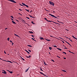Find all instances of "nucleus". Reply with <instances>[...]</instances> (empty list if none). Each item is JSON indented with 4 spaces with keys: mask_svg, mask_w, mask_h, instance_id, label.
I'll list each match as a JSON object with an SVG mask.
<instances>
[{
    "mask_svg": "<svg viewBox=\"0 0 77 77\" xmlns=\"http://www.w3.org/2000/svg\"><path fill=\"white\" fill-rule=\"evenodd\" d=\"M11 20H14V19H12V18H11Z\"/></svg>",
    "mask_w": 77,
    "mask_h": 77,
    "instance_id": "nucleus-58",
    "label": "nucleus"
},
{
    "mask_svg": "<svg viewBox=\"0 0 77 77\" xmlns=\"http://www.w3.org/2000/svg\"><path fill=\"white\" fill-rule=\"evenodd\" d=\"M47 21H48V22H53V21H50V20H47Z\"/></svg>",
    "mask_w": 77,
    "mask_h": 77,
    "instance_id": "nucleus-17",
    "label": "nucleus"
},
{
    "mask_svg": "<svg viewBox=\"0 0 77 77\" xmlns=\"http://www.w3.org/2000/svg\"><path fill=\"white\" fill-rule=\"evenodd\" d=\"M8 71H9V72H10V73H11V74H12V73H13V72H12V71H9V70H8Z\"/></svg>",
    "mask_w": 77,
    "mask_h": 77,
    "instance_id": "nucleus-8",
    "label": "nucleus"
},
{
    "mask_svg": "<svg viewBox=\"0 0 77 77\" xmlns=\"http://www.w3.org/2000/svg\"><path fill=\"white\" fill-rule=\"evenodd\" d=\"M69 45L70 46V47H71V44H70L69 43Z\"/></svg>",
    "mask_w": 77,
    "mask_h": 77,
    "instance_id": "nucleus-48",
    "label": "nucleus"
},
{
    "mask_svg": "<svg viewBox=\"0 0 77 77\" xmlns=\"http://www.w3.org/2000/svg\"><path fill=\"white\" fill-rule=\"evenodd\" d=\"M29 68L30 67H29V68L27 69V70L26 69V70L25 71V72H27V71H28V70L29 69Z\"/></svg>",
    "mask_w": 77,
    "mask_h": 77,
    "instance_id": "nucleus-7",
    "label": "nucleus"
},
{
    "mask_svg": "<svg viewBox=\"0 0 77 77\" xmlns=\"http://www.w3.org/2000/svg\"><path fill=\"white\" fill-rule=\"evenodd\" d=\"M20 5H21V6H24V5H23L21 4Z\"/></svg>",
    "mask_w": 77,
    "mask_h": 77,
    "instance_id": "nucleus-51",
    "label": "nucleus"
},
{
    "mask_svg": "<svg viewBox=\"0 0 77 77\" xmlns=\"http://www.w3.org/2000/svg\"><path fill=\"white\" fill-rule=\"evenodd\" d=\"M31 23H32V24H35V23H33V21L31 22Z\"/></svg>",
    "mask_w": 77,
    "mask_h": 77,
    "instance_id": "nucleus-33",
    "label": "nucleus"
},
{
    "mask_svg": "<svg viewBox=\"0 0 77 77\" xmlns=\"http://www.w3.org/2000/svg\"><path fill=\"white\" fill-rule=\"evenodd\" d=\"M40 68L41 69L40 71H43V70H42V68L41 67H40Z\"/></svg>",
    "mask_w": 77,
    "mask_h": 77,
    "instance_id": "nucleus-22",
    "label": "nucleus"
},
{
    "mask_svg": "<svg viewBox=\"0 0 77 77\" xmlns=\"http://www.w3.org/2000/svg\"><path fill=\"white\" fill-rule=\"evenodd\" d=\"M49 48L50 50H51V49H52V48L51 47H49Z\"/></svg>",
    "mask_w": 77,
    "mask_h": 77,
    "instance_id": "nucleus-10",
    "label": "nucleus"
},
{
    "mask_svg": "<svg viewBox=\"0 0 77 77\" xmlns=\"http://www.w3.org/2000/svg\"><path fill=\"white\" fill-rule=\"evenodd\" d=\"M69 52L70 53H73V54H74V53L73 52H71V51H69Z\"/></svg>",
    "mask_w": 77,
    "mask_h": 77,
    "instance_id": "nucleus-30",
    "label": "nucleus"
},
{
    "mask_svg": "<svg viewBox=\"0 0 77 77\" xmlns=\"http://www.w3.org/2000/svg\"><path fill=\"white\" fill-rule=\"evenodd\" d=\"M49 3L51 5H52V6H54V4L51 1H49Z\"/></svg>",
    "mask_w": 77,
    "mask_h": 77,
    "instance_id": "nucleus-2",
    "label": "nucleus"
},
{
    "mask_svg": "<svg viewBox=\"0 0 77 77\" xmlns=\"http://www.w3.org/2000/svg\"><path fill=\"white\" fill-rule=\"evenodd\" d=\"M10 42H12V41L11 40H10Z\"/></svg>",
    "mask_w": 77,
    "mask_h": 77,
    "instance_id": "nucleus-57",
    "label": "nucleus"
},
{
    "mask_svg": "<svg viewBox=\"0 0 77 77\" xmlns=\"http://www.w3.org/2000/svg\"><path fill=\"white\" fill-rule=\"evenodd\" d=\"M72 37H73V38H75V37H74V36L73 35L72 36Z\"/></svg>",
    "mask_w": 77,
    "mask_h": 77,
    "instance_id": "nucleus-44",
    "label": "nucleus"
},
{
    "mask_svg": "<svg viewBox=\"0 0 77 77\" xmlns=\"http://www.w3.org/2000/svg\"><path fill=\"white\" fill-rule=\"evenodd\" d=\"M40 39H41V40H42V39H43V40H44V39L43 38L41 37H40Z\"/></svg>",
    "mask_w": 77,
    "mask_h": 77,
    "instance_id": "nucleus-6",
    "label": "nucleus"
},
{
    "mask_svg": "<svg viewBox=\"0 0 77 77\" xmlns=\"http://www.w3.org/2000/svg\"><path fill=\"white\" fill-rule=\"evenodd\" d=\"M14 35L15 36H17V37H19V36L17 35V34H14Z\"/></svg>",
    "mask_w": 77,
    "mask_h": 77,
    "instance_id": "nucleus-14",
    "label": "nucleus"
},
{
    "mask_svg": "<svg viewBox=\"0 0 77 77\" xmlns=\"http://www.w3.org/2000/svg\"><path fill=\"white\" fill-rule=\"evenodd\" d=\"M70 41H71V42H72V40H71L69 39Z\"/></svg>",
    "mask_w": 77,
    "mask_h": 77,
    "instance_id": "nucleus-53",
    "label": "nucleus"
},
{
    "mask_svg": "<svg viewBox=\"0 0 77 77\" xmlns=\"http://www.w3.org/2000/svg\"><path fill=\"white\" fill-rule=\"evenodd\" d=\"M12 23H13L14 24H16V23H15V22L14 21H12Z\"/></svg>",
    "mask_w": 77,
    "mask_h": 77,
    "instance_id": "nucleus-18",
    "label": "nucleus"
},
{
    "mask_svg": "<svg viewBox=\"0 0 77 77\" xmlns=\"http://www.w3.org/2000/svg\"><path fill=\"white\" fill-rule=\"evenodd\" d=\"M26 18H27V19H29V20H30V18H29V17H26Z\"/></svg>",
    "mask_w": 77,
    "mask_h": 77,
    "instance_id": "nucleus-41",
    "label": "nucleus"
},
{
    "mask_svg": "<svg viewBox=\"0 0 77 77\" xmlns=\"http://www.w3.org/2000/svg\"><path fill=\"white\" fill-rule=\"evenodd\" d=\"M29 16L30 17H31V18H35L34 17H32V16L30 15H29Z\"/></svg>",
    "mask_w": 77,
    "mask_h": 77,
    "instance_id": "nucleus-19",
    "label": "nucleus"
},
{
    "mask_svg": "<svg viewBox=\"0 0 77 77\" xmlns=\"http://www.w3.org/2000/svg\"><path fill=\"white\" fill-rule=\"evenodd\" d=\"M31 36H32V38H34V37H35V36H33V35H31Z\"/></svg>",
    "mask_w": 77,
    "mask_h": 77,
    "instance_id": "nucleus-36",
    "label": "nucleus"
},
{
    "mask_svg": "<svg viewBox=\"0 0 77 77\" xmlns=\"http://www.w3.org/2000/svg\"><path fill=\"white\" fill-rule=\"evenodd\" d=\"M66 37V38H69L68 37Z\"/></svg>",
    "mask_w": 77,
    "mask_h": 77,
    "instance_id": "nucleus-60",
    "label": "nucleus"
},
{
    "mask_svg": "<svg viewBox=\"0 0 77 77\" xmlns=\"http://www.w3.org/2000/svg\"><path fill=\"white\" fill-rule=\"evenodd\" d=\"M32 39V40H33L34 41H36V40H35L34 39H35V38H31Z\"/></svg>",
    "mask_w": 77,
    "mask_h": 77,
    "instance_id": "nucleus-21",
    "label": "nucleus"
},
{
    "mask_svg": "<svg viewBox=\"0 0 77 77\" xmlns=\"http://www.w3.org/2000/svg\"><path fill=\"white\" fill-rule=\"evenodd\" d=\"M21 59H22L23 60H24V59L23 58L21 57Z\"/></svg>",
    "mask_w": 77,
    "mask_h": 77,
    "instance_id": "nucleus-39",
    "label": "nucleus"
},
{
    "mask_svg": "<svg viewBox=\"0 0 77 77\" xmlns=\"http://www.w3.org/2000/svg\"><path fill=\"white\" fill-rule=\"evenodd\" d=\"M72 37H73V38H75V37H74V36L73 35L72 36Z\"/></svg>",
    "mask_w": 77,
    "mask_h": 77,
    "instance_id": "nucleus-43",
    "label": "nucleus"
},
{
    "mask_svg": "<svg viewBox=\"0 0 77 77\" xmlns=\"http://www.w3.org/2000/svg\"><path fill=\"white\" fill-rule=\"evenodd\" d=\"M74 39H76L77 40V38L75 37V38H74Z\"/></svg>",
    "mask_w": 77,
    "mask_h": 77,
    "instance_id": "nucleus-47",
    "label": "nucleus"
},
{
    "mask_svg": "<svg viewBox=\"0 0 77 77\" xmlns=\"http://www.w3.org/2000/svg\"><path fill=\"white\" fill-rule=\"evenodd\" d=\"M2 71H4V72H2V73H3L4 74H6V71H5V70H2Z\"/></svg>",
    "mask_w": 77,
    "mask_h": 77,
    "instance_id": "nucleus-4",
    "label": "nucleus"
},
{
    "mask_svg": "<svg viewBox=\"0 0 77 77\" xmlns=\"http://www.w3.org/2000/svg\"><path fill=\"white\" fill-rule=\"evenodd\" d=\"M40 74H42L43 75V74H44L42 72H40Z\"/></svg>",
    "mask_w": 77,
    "mask_h": 77,
    "instance_id": "nucleus-28",
    "label": "nucleus"
},
{
    "mask_svg": "<svg viewBox=\"0 0 77 77\" xmlns=\"http://www.w3.org/2000/svg\"><path fill=\"white\" fill-rule=\"evenodd\" d=\"M8 1L11 2H13V3H17V2H15V1H14V0H8Z\"/></svg>",
    "mask_w": 77,
    "mask_h": 77,
    "instance_id": "nucleus-3",
    "label": "nucleus"
},
{
    "mask_svg": "<svg viewBox=\"0 0 77 77\" xmlns=\"http://www.w3.org/2000/svg\"><path fill=\"white\" fill-rule=\"evenodd\" d=\"M43 75H44L45 76V77H47V75H44V74H43Z\"/></svg>",
    "mask_w": 77,
    "mask_h": 77,
    "instance_id": "nucleus-29",
    "label": "nucleus"
},
{
    "mask_svg": "<svg viewBox=\"0 0 77 77\" xmlns=\"http://www.w3.org/2000/svg\"><path fill=\"white\" fill-rule=\"evenodd\" d=\"M52 61H53V62H54V61L53 60H52Z\"/></svg>",
    "mask_w": 77,
    "mask_h": 77,
    "instance_id": "nucleus-50",
    "label": "nucleus"
},
{
    "mask_svg": "<svg viewBox=\"0 0 77 77\" xmlns=\"http://www.w3.org/2000/svg\"><path fill=\"white\" fill-rule=\"evenodd\" d=\"M9 38H8L7 39V40L9 41Z\"/></svg>",
    "mask_w": 77,
    "mask_h": 77,
    "instance_id": "nucleus-37",
    "label": "nucleus"
},
{
    "mask_svg": "<svg viewBox=\"0 0 77 77\" xmlns=\"http://www.w3.org/2000/svg\"><path fill=\"white\" fill-rule=\"evenodd\" d=\"M29 32L30 33H33V32L32 31H29Z\"/></svg>",
    "mask_w": 77,
    "mask_h": 77,
    "instance_id": "nucleus-11",
    "label": "nucleus"
},
{
    "mask_svg": "<svg viewBox=\"0 0 77 77\" xmlns=\"http://www.w3.org/2000/svg\"><path fill=\"white\" fill-rule=\"evenodd\" d=\"M53 12L54 13H55V12H55V11H53Z\"/></svg>",
    "mask_w": 77,
    "mask_h": 77,
    "instance_id": "nucleus-63",
    "label": "nucleus"
},
{
    "mask_svg": "<svg viewBox=\"0 0 77 77\" xmlns=\"http://www.w3.org/2000/svg\"><path fill=\"white\" fill-rule=\"evenodd\" d=\"M19 10L20 11H22V10L21 9H19Z\"/></svg>",
    "mask_w": 77,
    "mask_h": 77,
    "instance_id": "nucleus-45",
    "label": "nucleus"
},
{
    "mask_svg": "<svg viewBox=\"0 0 77 77\" xmlns=\"http://www.w3.org/2000/svg\"><path fill=\"white\" fill-rule=\"evenodd\" d=\"M28 51H29V52H31V51L30 50H28Z\"/></svg>",
    "mask_w": 77,
    "mask_h": 77,
    "instance_id": "nucleus-34",
    "label": "nucleus"
},
{
    "mask_svg": "<svg viewBox=\"0 0 77 77\" xmlns=\"http://www.w3.org/2000/svg\"><path fill=\"white\" fill-rule=\"evenodd\" d=\"M26 57H27V58H29V57L27 56H26Z\"/></svg>",
    "mask_w": 77,
    "mask_h": 77,
    "instance_id": "nucleus-49",
    "label": "nucleus"
},
{
    "mask_svg": "<svg viewBox=\"0 0 77 77\" xmlns=\"http://www.w3.org/2000/svg\"><path fill=\"white\" fill-rule=\"evenodd\" d=\"M45 20H46V21H47V20H47V18H45Z\"/></svg>",
    "mask_w": 77,
    "mask_h": 77,
    "instance_id": "nucleus-40",
    "label": "nucleus"
},
{
    "mask_svg": "<svg viewBox=\"0 0 77 77\" xmlns=\"http://www.w3.org/2000/svg\"><path fill=\"white\" fill-rule=\"evenodd\" d=\"M62 42H63V43H64V42L63 41H62Z\"/></svg>",
    "mask_w": 77,
    "mask_h": 77,
    "instance_id": "nucleus-61",
    "label": "nucleus"
},
{
    "mask_svg": "<svg viewBox=\"0 0 77 77\" xmlns=\"http://www.w3.org/2000/svg\"><path fill=\"white\" fill-rule=\"evenodd\" d=\"M44 62V64H45V65H47V64H46V63H45V62Z\"/></svg>",
    "mask_w": 77,
    "mask_h": 77,
    "instance_id": "nucleus-27",
    "label": "nucleus"
},
{
    "mask_svg": "<svg viewBox=\"0 0 77 77\" xmlns=\"http://www.w3.org/2000/svg\"><path fill=\"white\" fill-rule=\"evenodd\" d=\"M25 6H26V8H29V6H28V5H25Z\"/></svg>",
    "mask_w": 77,
    "mask_h": 77,
    "instance_id": "nucleus-23",
    "label": "nucleus"
},
{
    "mask_svg": "<svg viewBox=\"0 0 77 77\" xmlns=\"http://www.w3.org/2000/svg\"><path fill=\"white\" fill-rule=\"evenodd\" d=\"M12 45H14V43H13V42H12Z\"/></svg>",
    "mask_w": 77,
    "mask_h": 77,
    "instance_id": "nucleus-54",
    "label": "nucleus"
},
{
    "mask_svg": "<svg viewBox=\"0 0 77 77\" xmlns=\"http://www.w3.org/2000/svg\"><path fill=\"white\" fill-rule=\"evenodd\" d=\"M28 25L29 26H30V25L29 24H28Z\"/></svg>",
    "mask_w": 77,
    "mask_h": 77,
    "instance_id": "nucleus-64",
    "label": "nucleus"
},
{
    "mask_svg": "<svg viewBox=\"0 0 77 77\" xmlns=\"http://www.w3.org/2000/svg\"><path fill=\"white\" fill-rule=\"evenodd\" d=\"M62 71L63 72H66V71H65V70H62Z\"/></svg>",
    "mask_w": 77,
    "mask_h": 77,
    "instance_id": "nucleus-20",
    "label": "nucleus"
},
{
    "mask_svg": "<svg viewBox=\"0 0 77 77\" xmlns=\"http://www.w3.org/2000/svg\"><path fill=\"white\" fill-rule=\"evenodd\" d=\"M53 47H56L57 48V47L56 46V45H53Z\"/></svg>",
    "mask_w": 77,
    "mask_h": 77,
    "instance_id": "nucleus-31",
    "label": "nucleus"
},
{
    "mask_svg": "<svg viewBox=\"0 0 77 77\" xmlns=\"http://www.w3.org/2000/svg\"><path fill=\"white\" fill-rule=\"evenodd\" d=\"M4 53L5 54H6V51H4Z\"/></svg>",
    "mask_w": 77,
    "mask_h": 77,
    "instance_id": "nucleus-46",
    "label": "nucleus"
},
{
    "mask_svg": "<svg viewBox=\"0 0 77 77\" xmlns=\"http://www.w3.org/2000/svg\"><path fill=\"white\" fill-rule=\"evenodd\" d=\"M62 53H64L65 54H66V53L65 52H63Z\"/></svg>",
    "mask_w": 77,
    "mask_h": 77,
    "instance_id": "nucleus-25",
    "label": "nucleus"
},
{
    "mask_svg": "<svg viewBox=\"0 0 77 77\" xmlns=\"http://www.w3.org/2000/svg\"><path fill=\"white\" fill-rule=\"evenodd\" d=\"M25 51H26V52H27V53H28V54H30V53L29 52V51H27V50H26Z\"/></svg>",
    "mask_w": 77,
    "mask_h": 77,
    "instance_id": "nucleus-15",
    "label": "nucleus"
},
{
    "mask_svg": "<svg viewBox=\"0 0 77 77\" xmlns=\"http://www.w3.org/2000/svg\"><path fill=\"white\" fill-rule=\"evenodd\" d=\"M60 39H63V38H60Z\"/></svg>",
    "mask_w": 77,
    "mask_h": 77,
    "instance_id": "nucleus-52",
    "label": "nucleus"
},
{
    "mask_svg": "<svg viewBox=\"0 0 77 77\" xmlns=\"http://www.w3.org/2000/svg\"><path fill=\"white\" fill-rule=\"evenodd\" d=\"M57 57H59V58H60V57H59L58 56H57Z\"/></svg>",
    "mask_w": 77,
    "mask_h": 77,
    "instance_id": "nucleus-42",
    "label": "nucleus"
},
{
    "mask_svg": "<svg viewBox=\"0 0 77 77\" xmlns=\"http://www.w3.org/2000/svg\"><path fill=\"white\" fill-rule=\"evenodd\" d=\"M25 10H26V11H27L28 12H29V10H27V9H25Z\"/></svg>",
    "mask_w": 77,
    "mask_h": 77,
    "instance_id": "nucleus-16",
    "label": "nucleus"
},
{
    "mask_svg": "<svg viewBox=\"0 0 77 77\" xmlns=\"http://www.w3.org/2000/svg\"><path fill=\"white\" fill-rule=\"evenodd\" d=\"M11 17V18H13L14 19V17H13V16H10Z\"/></svg>",
    "mask_w": 77,
    "mask_h": 77,
    "instance_id": "nucleus-35",
    "label": "nucleus"
},
{
    "mask_svg": "<svg viewBox=\"0 0 77 77\" xmlns=\"http://www.w3.org/2000/svg\"><path fill=\"white\" fill-rule=\"evenodd\" d=\"M53 22V23H55V24H58V23H56V22Z\"/></svg>",
    "mask_w": 77,
    "mask_h": 77,
    "instance_id": "nucleus-26",
    "label": "nucleus"
},
{
    "mask_svg": "<svg viewBox=\"0 0 77 77\" xmlns=\"http://www.w3.org/2000/svg\"><path fill=\"white\" fill-rule=\"evenodd\" d=\"M57 50H60V51H62V49L59 48H57Z\"/></svg>",
    "mask_w": 77,
    "mask_h": 77,
    "instance_id": "nucleus-12",
    "label": "nucleus"
},
{
    "mask_svg": "<svg viewBox=\"0 0 77 77\" xmlns=\"http://www.w3.org/2000/svg\"><path fill=\"white\" fill-rule=\"evenodd\" d=\"M49 15H51V17H54L55 18H56V20H59V18H58L57 17L54 16V15H53V14H49Z\"/></svg>",
    "mask_w": 77,
    "mask_h": 77,
    "instance_id": "nucleus-1",
    "label": "nucleus"
},
{
    "mask_svg": "<svg viewBox=\"0 0 77 77\" xmlns=\"http://www.w3.org/2000/svg\"><path fill=\"white\" fill-rule=\"evenodd\" d=\"M65 42H66V43H67V44H69V43L67 42H66V41Z\"/></svg>",
    "mask_w": 77,
    "mask_h": 77,
    "instance_id": "nucleus-32",
    "label": "nucleus"
},
{
    "mask_svg": "<svg viewBox=\"0 0 77 77\" xmlns=\"http://www.w3.org/2000/svg\"><path fill=\"white\" fill-rule=\"evenodd\" d=\"M29 57H31V56H29Z\"/></svg>",
    "mask_w": 77,
    "mask_h": 77,
    "instance_id": "nucleus-56",
    "label": "nucleus"
},
{
    "mask_svg": "<svg viewBox=\"0 0 77 77\" xmlns=\"http://www.w3.org/2000/svg\"><path fill=\"white\" fill-rule=\"evenodd\" d=\"M22 4L23 5H24V6H26V4H25L24 3H22Z\"/></svg>",
    "mask_w": 77,
    "mask_h": 77,
    "instance_id": "nucleus-24",
    "label": "nucleus"
},
{
    "mask_svg": "<svg viewBox=\"0 0 77 77\" xmlns=\"http://www.w3.org/2000/svg\"><path fill=\"white\" fill-rule=\"evenodd\" d=\"M64 59H66V58L65 57V58H64Z\"/></svg>",
    "mask_w": 77,
    "mask_h": 77,
    "instance_id": "nucleus-59",
    "label": "nucleus"
},
{
    "mask_svg": "<svg viewBox=\"0 0 77 77\" xmlns=\"http://www.w3.org/2000/svg\"><path fill=\"white\" fill-rule=\"evenodd\" d=\"M6 29H8V28H6L5 29V30H6Z\"/></svg>",
    "mask_w": 77,
    "mask_h": 77,
    "instance_id": "nucleus-55",
    "label": "nucleus"
},
{
    "mask_svg": "<svg viewBox=\"0 0 77 77\" xmlns=\"http://www.w3.org/2000/svg\"><path fill=\"white\" fill-rule=\"evenodd\" d=\"M4 61H5V62H10V63H13L12 62H11V61H6V60H4Z\"/></svg>",
    "mask_w": 77,
    "mask_h": 77,
    "instance_id": "nucleus-5",
    "label": "nucleus"
},
{
    "mask_svg": "<svg viewBox=\"0 0 77 77\" xmlns=\"http://www.w3.org/2000/svg\"><path fill=\"white\" fill-rule=\"evenodd\" d=\"M45 10L46 11H47V12H50V11L47 10H46V9H45Z\"/></svg>",
    "mask_w": 77,
    "mask_h": 77,
    "instance_id": "nucleus-38",
    "label": "nucleus"
},
{
    "mask_svg": "<svg viewBox=\"0 0 77 77\" xmlns=\"http://www.w3.org/2000/svg\"><path fill=\"white\" fill-rule=\"evenodd\" d=\"M27 46L29 47H32L31 45H27Z\"/></svg>",
    "mask_w": 77,
    "mask_h": 77,
    "instance_id": "nucleus-13",
    "label": "nucleus"
},
{
    "mask_svg": "<svg viewBox=\"0 0 77 77\" xmlns=\"http://www.w3.org/2000/svg\"><path fill=\"white\" fill-rule=\"evenodd\" d=\"M45 40H46V41H48V42L50 41H51L50 40H49L47 39H45Z\"/></svg>",
    "mask_w": 77,
    "mask_h": 77,
    "instance_id": "nucleus-9",
    "label": "nucleus"
},
{
    "mask_svg": "<svg viewBox=\"0 0 77 77\" xmlns=\"http://www.w3.org/2000/svg\"><path fill=\"white\" fill-rule=\"evenodd\" d=\"M65 48V49H67V48Z\"/></svg>",
    "mask_w": 77,
    "mask_h": 77,
    "instance_id": "nucleus-62",
    "label": "nucleus"
}]
</instances>
